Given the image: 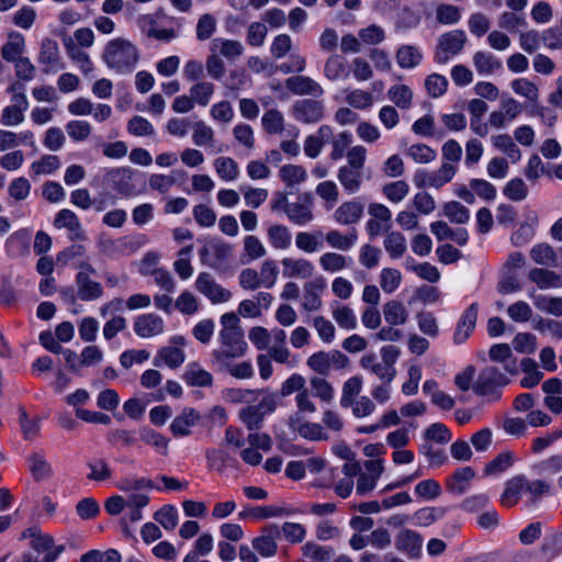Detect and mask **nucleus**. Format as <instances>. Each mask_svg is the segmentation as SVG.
I'll return each mask as SVG.
<instances>
[{
	"instance_id": "864d4df0",
	"label": "nucleus",
	"mask_w": 562,
	"mask_h": 562,
	"mask_svg": "<svg viewBox=\"0 0 562 562\" xmlns=\"http://www.w3.org/2000/svg\"><path fill=\"white\" fill-rule=\"evenodd\" d=\"M384 248L393 259L401 258L406 251V238L400 232H391L385 236Z\"/></svg>"
},
{
	"instance_id": "bf43d9fd",
	"label": "nucleus",
	"mask_w": 562,
	"mask_h": 562,
	"mask_svg": "<svg viewBox=\"0 0 562 562\" xmlns=\"http://www.w3.org/2000/svg\"><path fill=\"white\" fill-rule=\"evenodd\" d=\"M530 296L533 299V304L538 310L554 316H562V297L533 295L532 293H530Z\"/></svg>"
},
{
	"instance_id": "b1692460",
	"label": "nucleus",
	"mask_w": 562,
	"mask_h": 562,
	"mask_svg": "<svg viewBox=\"0 0 562 562\" xmlns=\"http://www.w3.org/2000/svg\"><path fill=\"white\" fill-rule=\"evenodd\" d=\"M491 361L502 363L505 372L510 375L518 373L516 358L513 357L512 348L508 344H495L488 350Z\"/></svg>"
},
{
	"instance_id": "5701e85b",
	"label": "nucleus",
	"mask_w": 562,
	"mask_h": 562,
	"mask_svg": "<svg viewBox=\"0 0 562 562\" xmlns=\"http://www.w3.org/2000/svg\"><path fill=\"white\" fill-rule=\"evenodd\" d=\"M210 52H215L218 56L234 61L244 54V45L237 40L216 37L210 43Z\"/></svg>"
},
{
	"instance_id": "2eb2a0df",
	"label": "nucleus",
	"mask_w": 562,
	"mask_h": 562,
	"mask_svg": "<svg viewBox=\"0 0 562 562\" xmlns=\"http://www.w3.org/2000/svg\"><path fill=\"white\" fill-rule=\"evenodd\" d=\"M38 63L43 65V71L46 74L56 72L64 68L60 63L59 47L56 41L52 38H44L42 41Z\"/></svg>"
},
{
	"instance_id": "473e14b6",
	"label": "nucleus",
	"mask_w": 562,
	"mask_h": 562,
	"mask_svg": "<svg viewBox=\"0 0 562 562\" xmlns=\"http://www.w3.org/2000/svg\"><path fill=\"white\" fill-rule=\"evenodd\" d=\"M267 238L272 248L283 250L291 246L292 234L285 225L272 224L267 229Z\"/></svg>"
},
{
	"instance_id": "393cba45",
	"label": "nucleus",
	"mask_w": 562,
	"mask_h": 562,
	"mask_svg": "<svg viewBox=\"0 0 562 562\" xmlns=\"http://www.w3.org/2000/svg\"><path fill=\"white\" fill-rule=\"evenodd\" d=\"M362 369L374 374L380 381L393 382L396 376V369L390 368L386 363L379 361L374 353H367L360 359Z\"/></svg>"
},
{
	"instance_id": "0e129e2a",
	"label": "nucleus",
	"mask_w": 562,
	"mask_h": 562,
	"mask_svg": "<svg viewBox=\"0 0 562 562\" xmlns=\"http://www.w3.org/2000/svg\"><path fill=\"white\" fill-rule=\"evenodd\" d=\"M217 22L214 15L210 13L202 14L196 23L195 35L199 41H206L215 33Z\"/></svg>"
},
{
	"instance_id": "680f3d73",
	"label": "nucleus",
	"mask_w": 562,
	"mask_h": 562,
	"mask_svg": "<svg viewBox=\"0 0 562 562\" xmlns=\"http://www.w3.org/2000/svg\"><path fill=\"white\" fill-rule=\"evenodd\" d=\"M139 436L143 442L155 447L161 454L166 456L168 453L169 439L164 435L150 428H143Z\"/></svg>"
},
{
	"instance_id": "9b49d317",
	"label": "nucleus",
	"mask_w": 562,
	"mask_h": 562,
	"mask_svg": "<svg viewBox=\"0 0 562 562\" xmlns=\"http://www.w3.org/2000/svg\"><path fill=\"white\" fill-rule=\"evenodd\" d=\"M326 289L325 279L319 277L306 282L303 286L302 308L306 312H317L323 306L322 293Z\"/></svg>"
},
{
	"instance_id": "6e6d98bb",
	"label": "nucleus",
	"mask_w": 562,
	"mask_h": 562,
	"mask_svg": "<svg viewBox=\"0 0 562 562\" xmlns=\"http://www.w3.org/2000/svg\"><path fill=\"white\" fill-rule=\"evenodd\" d=\"M279 177L288 187H293L304 182L307 178V172L302 166L289 164L280 168Z\"/></svg>"
},
{
	"instance_id": "6ab92c4d",
	"label": "nucleus",
	"mask_w": 562,
	"mask_h": 562,
	"mask_svg": "<svg viewBox=\"0 0 562 562\" xmlns=\"http://www.w3.org/2000/svg\"><path fill=\"white\" fill-rule=\"evenodd\" d=\"M422 546L423 538L418 532L414 530L404 529L396 536V549L409 558H418L422 551Z\"/></svg>"
},
{
	"instance_id": "79ce46f5",
	"label": "nucleus",
	"mask_w": 562,
	"mask_h": 562,
	"mask_svg": "<svg viewBox=\"0 0 562 562\" xmlns=\"http://www.w3.org/2000/svg\"><path fill=\"white\" fill-rule=\"evenodd\" d=\"M32 548L38 553H45L43 559H46L49 554H56V559L63 552V546H55L54 540L48 535L32 532L31 540Z\"/></svg>"
},
{
	"instance_id": "cd10ccee",
	"label": "nucleus",
	"mask_w": 562,
	"mask_h": 562,
	"mask_svg": "<svg viewBox=\"0 0 562 562\" xmlns=\"http://www.w3.org/2000/svg\"><path fill=\"white\" fill-rule=\"evenodd\" d=\"M24 50V36L18 32H11L8 35V41L1 47V57L9 63H14L23 57Z\"/></svg>"
},
{
	"instance_id": "f8f14e48",
	"label": "nucleus",
	"mask_w": 562,
	"mask_h": 562,
	"mask_svg": "<svg viewBox=\"0 0 562 562\" xmlns=\"http://www.w3.org/2000/svg\"><path fill=\"white\" fill-rule=\"evenodd\" d=\"M295 120L303 123H316L324 116V105L321 101L304 99L295 102L292 108Z\"/></svg>"
},
{
	"instance_id": "603ef678",
	"label": "nucleus",
	"mask_w": 562,
	"mask_h": 562,
	"mask_svg": "<svg viewBox=\"0 0 562 562\" xmlns=\"http://www.w3.org/2000/svg\"><path fill=\"white\" fill-rule=\"evenodd\" d=\"M214 168L218 177L225 181H234L239 176V167L231 157H218L214 160Z\"/></svg>"
},
{
	"instance_id": "bb28decb",
	"label": "nucleus",
	"mask_w": 562,
	"mask_h": 562,
	"mask_svg": "<svg viewBox=\"0 0 562 562\" xmlns=\"http://www.w3.org/2000/svg\"><path fill=\"white\" fill-rule=\"evenodd\" d=\"M528 278L540 290L562 288V274L550 269L532 268L528 273Z\"/></svg>"
},
{
	"instance_id": "5fc2aeb1",
	"label": "nucleus",
	"mask_w": 562,
	"mask_h": 562,
	"mask_svg": "<svg viewBox=\"0 0 562 562\" xmlns=\"http://www.w3.org/2000/svg\"><path fill=\"white\" fill-rule=\"evenodd\" d=\"M192 251V245L181 248L178 251L177 260L173 262V269L182 280H187L193 274V267L190 262V256Z\"/></svg>"
},
{
	"instance_id": "de8ad7c7",
	"label": "nucleus",
	"mask_w": 562,
	"mask_h": 562,
	"mask_svg": "<svg viewBox=\"0 0 562 562\" xmlns=\"http://www.w3.org/2000/svg\"><path fill=\"white\" fill-rule=\"evenodd\" d=\"M387 98L397 108L407 110L413 104V91L406 85H394L387 90Z\"/></svg>"
},
{
	"instance_id": "69168bd1",
	"label": "nucleus",
	"mask_w": 562,
	"mask_h": 562,
	"mask_svg": "<svg viewBox=\"0 0 562 562\" xmlns=\"http://www.w3.org/2000/svg\"><path fill=\"white\" fill-rule=\"evenodd\" d=\"M258 273L261 286L271 289L278 280L279 269L273 260L267 259L261 263Z\"/></svg>"
},
{
	"instance_id": "58836bf2",
	"label": "nucleus",
	"mask_w": 562,
	"mask_h": 562,
	"mask_svg": "<svg viewBox=\"0 0 562 562\" xmlns=\"http://www.w3.org/2000/svg\"><path fill=\"white\" fill-rule=\"evenodd\" d=\"M423 59L419 48L414 45H402L396 52V61L403 69L417 67Z\"/></svg>"
},
{
	"instance_id": "f257e3e1",
	"label": "nucleus",
	"mask_w": 562,
	"mask_h": 562,
	"mask_svg": "<svg viewBox=\"0 0 562 562\" xmlns=\"http://www.w3.org/2000/svg\"><path fill=\"white\" fill-rule=\"evenodd\" d=\"M115 486L126 497L122 495H113L109 497L104 503V509L111 516H117L125 508H127V519L132 522H137L143 518L142 509L145 508L150 501V497L146 492L156 488L153 480L148 477H138L135 475H128L121 479Z\"/></svg>"
},
{
	"instance_id": "ddd939ff",
	"label": "nucleus",
	"mask_w": 562,
	"mask_h": 562,
	"mask_svg": "<svg viewBox=\"0 0 562 562\" xmlns=\"http://www.w3.org/2000/svg\"><path fill=\"white\" fill-rule=\"evenodd\" d=\"M281 266L285 279H310L315 270L314 265L303 257H284L281 259Z\"/></svg>"
},
{
	"instance_id": "4c0bfd02",
	"label": "nucleus",
	"mask_w": 562,
	"mask_h": 562,
	"mask_svg": "<svg viewBox=\"0 0 562 562\" xmlns=\"http://www.w3.org/2000/svg\"><path fill=\"white\" fill-rule=\"evenodd\" d=\"M475 476V471L471 467L457 470L447 481V488L458 495L467 491L468 483Z\"/></svg>"
},
{
	"instance_id": "2f4dec72",
	"label": "nucleus",
	"mask_w": 562,
	"mask_h": 562,
	"mask_svg": "<svg viewBox=\"0 0 562 562\" xmlns=\"http://www.w3.org/2000/svg\"><path fill=\"white\" fill-rule=\"evenodd\" d=\"M324 76L330 81L348 78L349 71L345 57L339 54L330 55L324 65Z\"/></svg>"
},
{
	"instance_id": "a18cd8bd",
	"label": "nucleus",
	"mask_w": 562,
	"mask_h": 562,
	"mask_svg": "<svg viewBox=\"0 0 562 562\" xmlns=\"http://www.w3.org/2000/svg\"><path fill=\"white\" fill-rule=\"evenodd\" d=\"M89 473L87 479L94 482L109 481L112 477L110 464L102 458H94L87 462Z\"/></svg>"
},
{
	"instance_id": "c03bdc74",
	"label": "nucleus",
	"mask_w": 562,
	"mask_h": 562,
	"mask_svg": "<svg viewBox=\"0 0 562 562\" xmlns=\"http://www.w3.org/2000/svg\"><path fill=\"white\" fill-rule=\"evenodd\" d=\"M29 468L35 481L48 480L53 469L45 457L41 453H32L29 459Z\"/></svg>"
},
{
	"instance_id": "412c9836",
	"label": "nucleus",
	"mask_w": 562,
	"mask_h": 562,
	"mask_svg": "<svg viewBox=\"0 0 562 562\" xmlns=\"http://www.w3.org/2000/svg\"><path fill=\"white\" fill-rule=\"evenodd\" d=\"M77 296L85 302L95 301L103 296L101 283L93 281L85 272L76 274Z\"/></svg>"
},
{
	"instance_id": "39448f33",
	"label": "nucleus",
	"mask_w": 562,
	"mask_h": 562,
	"mask_svg": "<svg viewBox=\"0 0 562 562\" xmlns=\"http://www.w3.org/2000/svg\"><path fill=\"white\" fill-rule=\"evenodd\" d=\"M306 364L314 372L325 376L331 370L346 368L349 364V359L339 350L318 351L307 358Z\"/></svg>"
},
{
	"instance_id": "20e7f679",
	"label": "nucleus",
	"mask_w": 562,
	"mask_h": 562,
	"mask_svg": "<svg viewBox=\"0 0 562 562\" xmlns=\"http://www.w3.org/2000/svg\"><path fill=\"white\" fill-rule=\"evenodd\" d=\"M220 347L212 351V362L216 367H226L227 361L243 357L247 350L244 333L218 334Z\"/></svg>"
},
{
	"instance_id": "f03ea898",
	"label": "nucleus",
	"mask_w": 562,
	"mask_h": 562,
	"mask_svg": "<svg viewBox=\"0 0 562 562\" xmlns=\"http://www.w3.org/2000/svg\"><path fill=\"white\" fill-rule=\"evenodd\" d=\"M140 58L137 46L130 40L116 37L106 43L102 60L113 72L128 75L134 71Z\"/></svg>"
},
{
	"instance_id": "f3484780",
	"label": "nucleus",
	"mask_w": 562,
	"mask_h": 562,
	"mask_svg": "<svg viewBox=\"0 0 562 562\" xmlns=\"http://www.w3.org/2000/svg\"><path fill=\"white\" fill-rule=\"evenodd\" d=\"M286 88L296 95H312L318 98L323 95L322 86L311 77L293 76L286 79Z\"/></svg>"
},
{
	"instance_id": "f704fd0d",
	"label": "nucleus",
	"mask_w": 562,
	"mask_h": 562,
	"mask_svg": "<svg viewBox=\"0 0 562 562\" xmlns=\"http://www.w3.org/2000/svg\"><path fill=\"white\" fill-rule=\"evenodd\" d=\"M358 239V234L355 228H352L348 234L344 235L339 231L333 229L329 231L326 236V243L334 249L348 251L350 250Z\"/></svg>"
},
{
	"instance_id": "13d9d810",
	"label": "nucleus",
	"mask_w": 562,
	"mask_h": 562,
	"mask_svg": "<svg viewBox=\"0 0 562 562\" xmlns=\"http://www.w3.org/2000/svg\"><path fill=\"white\" fill-rule=\"evenodd\" d=\"M215 133L211 126L203 121H196L192 125V140L196 146H213Z\"/></svg>"
},
{
	"instance_id": "8fccbe9b",
	"label": "nucleus",
	"mask_w": 562,
	"mask_h": 562,
	"mask_svg": "<svg viewBox=\"0 0 562 562\" xmlns=\"http://www.w3.org/2000/svg\"><path fill=\"white\" fill-rule=\"evenodd\" d=\"M312 394L324 403H330L334 400L335 390L333 385L322 375H315L310 379Z\"/></svg>"
},
{
	"instance_id": "a211bd4d",
	"label": "nucleus",
	"mask_w": 562,
	"mask_h": 562,
	"mask_svg": "<svg viewBox=\"0 0 562 562\" xmlns=\"http://www.w3.org/2000/svg\"><path fill=\"white\" fill-rule=\"evenodd\" d=\"M477 304L472 303L458 321L453 335V340L457 345L463 344L474 330L477 319Z\"/></svg>"
},
{
	"instance_id": "4468645a",
	"label": "nucleus",
	"mask_w": 562,
	"mask_h": 562,
	"mask_svg": "<svg viewBox=\"0 0 562 562\" xmlns=\"http://www.w3.org/2000/svg\"><path fill=\"white\" fill-rule=\"evenodd\" d=\"M164 319L154 313L143 314L134 321V331L140 338H150L164 333Z\"/></svg>"
},
{
	"instance_id": "423d86ee",
	"label": "nucleus",
	"mask_w": 562,
	"mask_h": 562,
	"mask_svg": "<svg viewBox=\"0 0 562 562\" xmlns=\"http://www.w3.org/2000/svg\"><path fill=\"white\" fill-rule=\"evenodd\" d=\"M457 172V166L450 162H442L440 168L435 171L418 170L414 175V184L417 188L439 189L449 183Z\"/></svg>"
},
{
	"instance_id": "dca6fc26",
	"label": "nucleus",
	"mask_w": 562,
	"mask_h": 562,
	"mask_svg": "<svg viewBox=\"0 0 562 562\" xmlns=\"http://www.w3.org/2000/svg\"><path fill=\"white\" fill-rule=\"evenodd\" d=\"M134 171L131 168L122 167L110 170L106 173V179L112 189L122 196H131L135 193V188L132 184Z\"/></svg>"
},
{
	"instance_id": "0eeeda50",
	"label": "nucleus",
	"mask_w": 562,
	"mask_h": 562,
	"mask_svg": "<svg viewBox=\"0 0 562 562\" xmlns=\"http://www.w3.org/2000/svg\"><path fill=\"white\" fill-rule=\"evenodd\" d=\"M467 43V35L462 30L443 33L438 38L436 59L445 64L453 55L459 54Z\"/></svg>"
},
{
	"instance_id": "1a4fd4ad",
	"label": "nucleus",
	"mask_w": 562,
	"mask_h": 562,
	"mask_svg": "<svg viewBox=\"0 0 562 562\" xmlns=\"http://www.w3.org/2000/svg\"><path fill=\"white\" fill-rule=\"evenodd\" d=\"M195 289L213 304L228 302L232 293L218 284L209 272H201L195 280Z\"/></svg>"
},
{
	"instance_id": "4be33fe9",
	"label": "nucleus",
	"mask_w": 562,
	"mask_h": 562,
	"mask_svg": "<svg viewBox=\"0 0 562 562\" xmlns=\"http://www.w3.org/2000/svg\"><path fill=\"white\" fill-rule=\"evenodd\" d=\"M54 226L58 229L66 228L69 231L70 239H83L85 232L76 213L68 209L60 210L54 220Z\"/></svg>"
},
{
	"instance_id": "49530a36",
	"label": "nucleus",
	"mask_w": 562,
	"mask_h": 562,
	"mask_svg": "<svg viewBox=\"0 0 562 562\" xmlns=\"http://www.w3.org/2000/svg\"><path fill=\"white\" fill-rule=\"evenodd\" d=\"M473 64L481 75H492L502 67V63L491 53L476 52L473 55Z\"/></svg>"
},
{
	"instance_id": "a878e982",
	"label": "nucleus",
	"mask_w": 562,
	"mask_h": 562,
	"mask_svg": "<svg viewBox=\"0 0 562 562\" xmlns=\"http://www.w3.org/2000/svg\"><path fill=\"white\" fill-rule=\"evenodd\" d=\"M201 419V415L193 408H184L170 424V430L176 437H184L191 434Z\"/></svg>"
},
{
	"instance_id": "c756f323",
	"label": "nucleus",
	"mask_w": 562,
	"mask_h": 562,
	"mask_svg": "<svg viewBox=\"0 0 562 562\" xmlns=\"http://www.w3.org/2000/svg\"><path fill=\"white\" fill-rule=\"evenodd\" d=\"M318 263L323 271L334 274L349 268L352 259L339 252L328 251L319 257Z\"/></svg>"
},
{
	"instance_id": "3c124183",
	"label": "nucleus",
	"mask_w": 562,
	"mask_h": 562,
	"mask_svg": "<svg viewBox=\"0 0 562 562\" xmlns=\"http://www.w3.org/2000/svg\"><path fill=\"white\" fill-rule=\"evenodd\" d=\"M303 555L316 562H329L335 555L331 547H325L315 542H306L302 547Z\"/></svg>"
},
{
	"instance_id": "ea45409f",
	"label": "nucleus",
	"mask_w": 562,
	"mask_h": 562,
	"mask_svg": "<svg viewBox=\"0 0 562 562\" xmlns=\"http://www.w3.org/2000/svg\"><path fill=\"white\" fill-rule=\"evenodd\" d=\"M184 381L192 386H211L213 383L212 374L202 369L198 363H190L187 367L186 373L183 375Z\"/></svg>"
},
{
	"instance_id": "e2e57ef3",
	"label": "nucleus",
	"mask_w": 562,
	"mask_h": 562,
	"mask_svg": "<svg viewBox=\"0 0 562 562\" xmlns=\"http://www.w3.org/2000/svg\"><path fill=\"white\" fill-rule=\"evenodd\" d=\"M443 215L457 224H465L470 220L469 210L457 201H450L443 205Z\"/></svg>"
},
{
	"instance_id": "7ed1b4c3",
	"label": "nucleus",
	"mask_w": 562,
	"mask_h": 562,
	"mask_svg": "<svg viewBox=\"0 0 562 562\" xmlns=\"http://www.w3.org/2000/svg\"><path fill=\"white\" fill-rule=\"evenodd\" d=\"M509 382L510 379L497 367L486 366L480 371L472 389L476 395L486 397L487 402H496L502 397V389Z\"/></svg>"
},
{
	"instance_id": "c9c22d12",
	"label": "nucleus",
	"mask_w": 562,
	"mask_h": 562,
	"mask_svg": "<svg viewBox=\"0 0 562 562\" xmlns=\"http://www.w3.org/2000/svg\"><path fill=\"white\" fill-rule=\"evenodd\" d=\"M385 322L392 326L404 325L408 318V312L400 301L391 300L383 305Z\"/></svg>"
},
{
	"instance_id": "7c9ffc66",
	"label": "nucleus",
	"mask_w": 562,
	"mask_h": 562,
	"mask_svg": "<svg viewBox=\"0 0 562 562\" xmlns=\"http://www.w3.org/2000/svg\"><path fill=\"white\" fill-rule=\"evenodd\" d=\"M530 258L539 266L554 268L559 258L554 248L548 243H539L530 249Z\"/></svg>"
},
{
	"instance_id": "37998d69",
	"label": "nucleus",
	"mask_w": 562,
	"mask_h": 562,
	"mask_svg": "<svg viewBox=\"0 0 562 562\" xmlns=\"http://www.w3.org/2000/svg\"><path fill=\"white\" fill-rule=\"evenodd\" d=\"M288 218L296 225H306L314 218L310 203L293 202L286 207Z\"/></svg>"
},
{
	"instance_id": "052dcab7",
	"label": "nucleus",
	"mask_w": 562,
	"mask_h": 562,
	"mask_svg": "<svg viewBox=\"0 0 562 562\" xmlns=\"http://www.w3.org/2000/svg\"><path fill=\"white\" fill-rule=\"evenodd\" d=\"M362 390V379L360 376H352L348 379L342 385V393L340 397V405L344 408H349L352 401Z\"/></svg>"
},
{
	"instance_id": "09e8293b",
	"label": "nucleus",
	"mask_w": 562,
	"mask_h": 562,
	"mask_svg": "<svg viewBox=\"0 0 562 562\" xmlns=\"http://www.w3.org/2000/svg\"><path fill=\"white\" fill-rule=\"evenodd\" d=\"M215 91V87L210 81H198L191 86L189 92L195 104L206 106Z\"/></svg>"
},
{
	"instance_id": "4d7b16f0",
	"label": "nucleus",
	"mask_w": 562,
	"mask_h": 562,
	"mask_svg": "<svg viewBox=\"0 0 562 562\" xmlns=\"http://www.w3.org/2000/svg\"><path fill=\"white\" fill-rule=\"evenodd\" d=\"M261 125L268 134H281L284 131V116L280 111L270 109L262 115Z\"/></svg>"
},
{
	"instance_id": "338daca9",
	"label": "nucleus",
	"mask_w": 562,
	"mask_h": 562,
	"mask_svg": "<svg viewBox=\"0 0 562 562\" xmlns=\"http://www.w3.org/2000/svg\"><path fill=\"white\" fill-rule=\"evenodd\" d=\"M446 514V509L442 507H425L418 509L414 514L416 525L427 527L434 524L436 520L442 518Z\"/></svg>"
},
{
	"instance_id": "72a5a7b5",
	"label": "nucleus",
	"mask_w": 562,
	"mask_h": 562,
	"mask_svg": "<svg viewBox=\"0 0 562 562\" xmlns=\"http://www.w3.org/2000/svg\"><path fill=\"white\" fill-rule=\"evenodd\" d=\"M184 362V352L182 349L175 346L162 347L157 356L154 358V364L156 367L165 363L171 369L180 367Z\"/></svg>"
},
{
	"instance_id": "9d476101",
	"label": "nucleus",
	"mask_w": 562,
	"mask_h": 562,
	"mask_svg": "<svg viewBox=\"0 0 562 562\" xmlns=\"http://www.w3.org/2000/svg\"><path fill=\"white\" fill-rule=\"evenodd\" d=\"M281 537L280 527L276 524L266 526L261 535L251 540L252 549L262 558H272L278 552V539Z\"/></svg>"
},
{
	"instance_id": "a19ab883",
	"label": "nucleus",
	"mask_w": 562,
	"mask_h": 562,
	"mask_svg": "<svg viewBox=\"0 0 562 562\" xmlns=\"http://www.w3.org/2000/svg\"><path fill=\"white\" fill-rule=\"evenodd\" d=\"M331 315L340 328L353 330L357 327V317L353 310L345 304L337 303L331 306Z\"/></svg>"
},
{
	"instance_id": "e433bc0d",
	"label": "nucleus",
	"mask_w": 562,
	"mask_h": 562,
	"mask_svg": "<svg viewBox=\"0 0 562 562\" xmlns=\"http://www.w3.org/2000/svg\"><path fill=\"white\" fill-rule=\"evenodd\" d=\"M362 170L341 166L338 169L337 178L342 188L350 194L359 191L362 183Z\"/></svg>"
},
{
	"instance_id": "774afa93",
	"label": "nucleus",
	"mask_w": 562,
	"mask_h": 562,
	"mask_svg": "<svg viewBox=\"0 0 562 562\" xmlns=\"http://www.w3.org/2000/svg\"><path fill=\"white\" fill-rule=\"evenodd\" d=\"M402 274L397 269L384 268L380 273V285L385 293H393L401 284Z\"/></svg>"
},
{
	"instance_id": "aec40b11",
	"label": "nucleus",
	"mask_w": 562,
	"mask_h": 562,
	"mask_svg": "<svg viewBox=\"0 0 562 562\" xmlns=\"http://www.w3.org/2000/svg\"><path fill=\"white\" fill-rule=\"evenodd\" d=\"M364 206L358 200L341 203L334 212L335 221L340 225L358 223L363 215Z\"/></svg>"
},
{
	"instance_id": "6e6552de",
	"label": "nucleus",
	"mask_w": 562,
	"mask_h": 562,
	"mask_svg": "<svg viewBox=\"0 0 562 562\" xmlns=\"http://www.w3.org/2000/svg\"><path fill=\"white\" fill-rule=\"evenodd\" d=\"M513 91L530 102L529 115L544 119L547 108L539 104V89L527 78H518L512 81Z\"/></svg>"
},
{
	"instance_id": "c85d7f7f",
	"label": "nucleus",
	"mask_w": 562,
	"mask_h": 562,
	"mask_svg": "<svg viewBox=\"0 0 562 562\" xmlns=\"http://www.w3.org/2000/svg\"><path fill=\"white\" fill-rule=\"evenodd\" d=\"M527 479L524 475H516L508 480L501 496V503L506 507L516 505L521 492L526 491Z\"/></svg>"
}]
</instances>
